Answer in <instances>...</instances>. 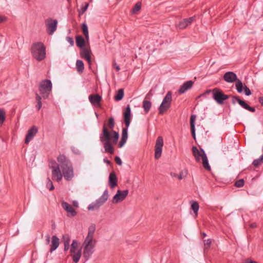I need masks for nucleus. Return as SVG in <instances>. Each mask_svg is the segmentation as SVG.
<instances>
[{"instance_id":"nucleus-1","label":"nucleus","mask_w":263,"mask_h":263,"mask_svg":"<svg viewBox=\"0 0 263 263\" xmlns=\"http://www.w3.org/2000/svg\"><path fill=\"white\" fill-rule=\"evenodd\" d=\"M115 125L114 118L110 117L107 124L108 128L104 124L102 133L100 135V140L103 145L105 152L110 154H113L114 153V148L111 141L112 144H116L119 138L118 132L113 130Z\"/></svg>"},{"instance_id":"nucleus-2","label":"nucleus","mask_w":263,"mask_h":263,"mask_svg":"<svg viewBox=\"0 0 263 263\" xmlns=\"http://www.w3.org/2000/svg\"><path fill=\"white\" fill-rule=\"evenodd\" d=\"M57 160L60 163L62 175L65 179L67 181L71 180L74 176V173L73 166L70 160L64 155H60L57 158Z\"/></svg>"},{"instance_id":"nucleus-3","label":"nucleus","mask_w":263,"mask_h":263,"mask_svg":"<svg viewBox=\"0 0 263 263\" xmlns=\"http://www.w3.org/2000/svg\"><path fill=\"white\" fill-rule=\"evenodd\" d=\"M32 57L38 61H41L46 58V47L43 43H34L31 48Z\"/></svg>"},{"instance_id":"nucleus-4","label":"nucleus","mask_w":263,"mask_h":263,"mask_svg":"<svg viewBox=\"0 0 263 263\" xmlns=\"http://www.w3.org/2000/svg\"><path fill=\"white\" fill-rule=\"evenodd\" d=\"M52 86L51 81L49 80H44L40 82L39 90L43 99L48 98L52 90Z\"/></svg>"},{"instance_id":"nucleus-5","label":"nucleus","mask_w":263,"mask_h":263,"mask_svg":"<svg viewBox=\"0 0 263 263\" xmlns=\"http://www.w3.org/2000/svg\"><path fill=\"white\" fill-rule=\"evenodd\" d=\"M96 240L85 239L83 245L84 249L83 251V256L87 260L91 256L94 252V247L96 245Z\"/></svg>"},{"instance_id":"nucleus-6","label":"nucleus","mask_w":263,"mask_h":263,"mask_svg":"<svg viewBox=\"0 0 263 263\" xmlns=\"http://www.w3.org/2000/svg\"><path fill=\"white\" fill-rule=\"evenodd\" d=\"M108 198V192L107 189H106L99 199L88 205V210H94L99 209L100 206L103 205L107 200Z\"/></svg>"},{"instance_id":"nucleus-7","label":"nucleus","mask_w":263,"mask_h":263,"mask_svg":"<svg viewBox=\"0 0 263 263\" xmlns=\"http://www.w3.org/2000/svg\"><path fill=\"white\" fill-rule=\"evenodd\" d=\"M229 97L218 88L213 89V98L218 104H222L224 101L229 99Z\"/></svg>"},{"instance_id":"nucleus-8","label":"nucleus","mask_w":263,"mask_h":263,"mask_svg":"<svg viewBox=\"0 0 263 263\" xmlns=\"http://www.w3.org/2000/svg\"><path fill=\"white\" fill-rule=\"evenodd\" d=\"M172 100V93L171 91H168L164 97L162 102L159 107V114H163L165 111L168 109L171 104Z\"/></svg>"},{"instance_id":"nucleus-9","label":"nucleus","mask_w":263,"mask_h":263,"mask_svg":"<svg viewBox=\"0 0 263 263\" xmlns=\"http://www.w3.org/2000/svg\"><path fill=\"white\" fill-rule=\"evenodd\" d=\"M46 27V31L49 35L53 34L57 29L58 21L51 18H48L45 21Z\"/></svg>"},{"instance_id":"nucleus-10","label":"nucleus","mask_w":263,"mask_h":263,"mask_svg":"<svg viewBox=\"0 0 263 263\" xmlns=\"http://www.w3.org/2000/svg\"><path fill=\"white\" fill-rule=\"evenodd\" d=\"M163 146V140L162 137L159 136L156 140L155 149V158L158 159L161 156L162 147Z\"/></svg>"},{"instance_id":"nucleus-11","label":"nucleus","mask_w":263,"mask_h":263,"mask_svg":"<svg viewBox=\"0 0 263 263\" xmlns=\"http://www.w3.org/2000/svg\"><path fill=\"white\" fill-rule=\"evenodd\" d=\"M128 191L118 190L117 193L114 195L112 198V202L114 203H117L120 201H123L128 195Z\"/></svg>"},{"instance_id":"nucleus-12","label":"nucleus","mask_w":263,"mask_h":263,"mask_svg":"<svg viewBox=\"0 0 263 263\" xmlns=\"http://www.w3.org/2000/svg\"><path fill=\"white\" fill-rule=\"evenodd\" d=\"M38 132L37 128L33 126L31 128H30L26 135L25 143L26 144H28L29 142L32 140L33 137L35 136V135L37 134Z\"/></svg>"},{"instance_id":"nucleus-13","label":"nucleus","mask_w":263,"mask_h":263,"mask_svg":"<svg viewBox=\"0 0 263 263\" xmlns=\"http://www.w3.org/2000/svg\"><path fill=\"white\" fill-rule=\"evenodd\" d=\"M131 109L130 106L128 105L123 112V118L125 126L128 127L130 123Z\"/></svg>"},{"instance_id":"nucleus-14","label":"nucleus","mask_w":263,"mask_h":263,"mask_svg":"<svg viewBox=\"0 0 263 263\" xmlns=\"http://www.w3.org/2000/svg\"><path fill=\"white\" fill-rule=\"evenodd\" d=\"M62 208L70 214V216L74 217L77 215V212L72 208V206L66 201H62L61 202Z\"/></svg>"},{"instance_id":"nucleus-15","label":"nucleus","mask_w":263,"mask_h":263,"mask_svg":"<svg viewBox=\"0 0 263 263\" xmlns=\"http://www.w3.org/2000/svg\"><path fill=\"white\" fill-rule=\"evenodd\" d=\"M223 79L228 83H233L238 80L236 74L232 71L226 72L223 76Z\"/></svg>"},{"instance_id":"nucleus-16","label":"nucleus","mask_w":263,"mask_h":263,"mask_svg":"<svg viewBox=\"0 0 263 263\" xmlns=\"http://www.w3.org/2000/svg\"><path fill=\"white\" fill-rule=\"evenodd\" d=\"M89 101L91 104L95 106H99L102 100V97L99 94L90 95L88 97Z\"/></svg>"},{"instance_id":"nucleus-17","label":"nucleus","mask_w":263,"mask_h":263,"mask_svg":"<svg viewBox=\"0 0 263 263\" xmlns=\"http://www.w3.org/2000/svg\"><path fill=\"white\" fill-rule=\"evenodd\" d=\"M194 84V82L190 80L185 82L180 87L178 92L180 94L184 93L186 91L191 89Z\"/></svg>"},{"instance_id":"nucleus-18","label":"nucleus","mask_w":263,"mask_h":263,"mask_svg":"<svg viewBox=\"0 0 263 263\" xmlns=\"http://www.w3.org/2000/svg\"><path fill=\"white\" fill-rule=\"evenodd\" d=\"M200 150L201 152H199L197 147L195 146L192 147L193 155L195 157L196 161L198 162L200 161V158L202 159V155L203 154V152H205L202 148H200Z\"/></svg>"},{"instance_id":"nucleus-19","label":"nucleus","mask_w":263,"mask_h":263,"mask_svg":"<svg viewBox=\"0 0 263 263\" xmlns=\"http://www.w3.org/2000/svg\"><path fill=\"white\" fill-rule=\"evenodd\" d=\"M118 179L116 173L114 172L110 173L108 179V185L113 189L117 185Z\"/></svg>"},{"instance_id":"nucleus-20","label":"nucleus","mask_w":263,"mask_h":263,"mask_svg":"<svg viewBox=\"0 0 263 263\" xmlns=\"http://www.w3.org/2000/svg\"><path fill=\"white\" fill-rule=\"evenodd\" d=\"M62 177L63 175L60 167H57L56 169L52 170V180L59 182L62 180Z\"/></svg>"},{"instance_id":"nucleus-21","label":"nucleus","mask_w":263,"mask_h":263,"mask_svg":"<svg viewBox=\"0 0 263 263\" xmlns=\"http://www.w3.org/2000/svg\"><path fill=\"white\" fill-rule=\"evenodd\" d=\"M194 20V17H191L190 18H185L179 23L178 25V27L181 29H184L187 26L191 25Z\"/></svg>"},{"instance_id":"nucleus-22","label":"nucleus","mask_w":263,"mask_h":263,"mask_svg":"<svg viewBox=\"0 0 263 263\" xmlns=\"http://www.w3.org/2000/svg\"><path fill=\"white\" fill-rule=\"evenodd\" d=\"M59 243V238L56 235H53L52 237L51 245L50 246L49 252L51 253L55 251L58 248Z\"/></svg>"},{"instance_id":"nucleus-23","label":"nucleus","mask_w":263,"mask_h":263,"mask_svg":"<svg viewBox=\"0 0 263 263\" xmlns=\"http://www.w3.org/2000/svg\"><path fill=\"white\" fill-rule=\"evenodd\" d=\"M96 230V225L91 224L88 228V232L87 237L85 239L86 240H94L93 239V235Z\"/></svg>"},{"instance_id":"nucleus-24","label":"nucleus","mask_w":263,"mask_h":263,"mask_svg":"<svg viewBox=\"0 0 263 263\" xmlns=\"http://www.w3.org/2000/svg\"><path fill=\"white\" fill-rule=\"evenodd\" d=\"M77 46L81 48L85 47V41L84 38L81 35H78L76 37Z\"/></svg>"},{"instance_id":"nucleus-25","label":"nucleus","mask_w":263,"mask_h":263,"mask_svg":"<svg viewBox=\"0 0 263 263\" xmlns=\"http://www.w3.org/2000/svg\"><path fill=\"white\" fill-rule=\"evenodd\" d=\"M91 53V50L86 48H83L80 52V55L82 58L85 59L90 56Z\"/></svg>"},{"instance_id":"nucleus-26","label":"nucleus","mask_w":263,"mask_h":263,"mask_svg":"<svg viewBox=\"0 0 263 263\" xmlns=\"http://www.w3.org/2000/svg\"><path fill=\"white\" fill-rule=\"evenodd\" d=\"M202 165L203 167L208 171L211 170V166L209 165L208 159L206 156V155L205 152H203V154L202 155Z\"/></svg>"},{"instance_id":"nucleus-27","label":"nucleus","mask_w":263,"mask_h":263,"mask_svg":"<svg viewBox=\"0 0 263 263\" xmlns=\"http://www.w3.org/2000/svg\"><path fill=\"white\" fill-rule=\"evenodd\" d=\"M71 254V256L72 258V260L73 262L75 263L78 262L81 256V250L80 249L77 251H74V252L70 253Z\"/></svg>"},{"instance_id":"nucleus-28","label":"nucleus","mask_w":263,"mask_h":263,"mask_svg":"<svg viewBox=\"0 0 263 263\" xmlns=\"http://www.w3.org/2000/svg\"><path fill=\"white\" fill-rule=\"evenodd\" d=\"M76 68L79 73H82L84 69V65L82 60H78L76 62Z\"/></svg>"},{"instance_id":"nucleus-29","label":"nucleus","mask_w":263,"mask_h":263,"mask_svg":"<svg viewBox=\"0 0 263 263\" xmlns=\"http://www.w3.org/2000/svg\"><path fill=\"white\" fill-rule=\"evenodd\" d=\"M152 107V103L149 101L144 100L143 101V108L145 114H147Z\"/></svg>"},{"instance_id":"nucleus-30","label":"nucleus","mask_w":263,"mask_h":263,"mask_svg":"<svg viewBox=\"0 0 263 263\" xmlns=\"http://www.w3.org/2000/svg\"><path fill=\"white\" fill-rule=\"evenodd\" d=\"M239 105L243 108L251 111L254 112L255 111V108L254 107H252L250 106L245 101L242 100Z\"/></svg>"},{"instance_id":"nucleus-31","label":"nucleus","mask_w":263,"mask_h":263,"mask_svg":"<svg viewBox=\"0 0 263 263\" xmlns=\"http://www.w3.org/2000/svg\"><path fill=\"white\" fill-rule=\"evenodd\" d=\"M82 30L83 33L85 37L86 40L87 41L89 39V33H88V29L87 25L86 23H84L82 25Z\"/></svg>"},{"instance_id":"nucleus-32","label":"nucleus","mask_w":263,"mask_h":263,"mask_svg":"<svg viewBox=\"0 0 263 263\" xmlns=\"http://www.w3.org/2000/svg\"><path fill=\"white\" fill-rule=\"evenodd\" d=\"M124 90L123 89H120L116 95L115 96V100L116 101H119L121 100L124 97Z\"/></svg>"},{"instance_id":"nucleus-33","label":"nucleus","mask_w":263,"mask_h":263,"mask_svg":"<svg viewBox=\"0 0 263 263\" xmlns=\"http://www.w3.org/2000/svg\"><path fill=\"white\" fill-rule=\"evenodd\" d=\"M236 90L238 93H241L244 89L242 82L240 80H238L235 84Z\"/></svg>"},{"instance_id":"nucleus-34","label":"nucleus","mask_w":263,"mask_h":263,"mask_svg":"<svg viewBox=\"0 0 263 263\" xmlns=\"http://www.w3.org/2000/svg\"><path fill=\"white\" fill-rule=\"evenodd\" d=\"M263 162V155H261L260 157L258 159H255L253 162L252 164L255 167H257L258 166L261 165Z\"/></svg>"},{"instance_id":"nucleus-35","label":"nucleus","mask_w":263,"mask_h":263,"mask_svg":"<svg viewBox=\"0 0 263 263\" xmlns=\"http://www.w3.org/2000/svg\"><path fill=\"white\" fill-rule=\"evenodd\" d=\"M42 98V96H40L37 93H36V100L37 102L36 107L37 110H39L42 106V103L41 101Z\"/></svg>"},{"instance_id":"nucleus-36","label":"nucleus","mask_w":263,"mask_h":263,"mask_svg":"<svg viewBox=\"0 0 263 263\" xmlns=\"http://www.w3.org/2000/svg\"><path fill=\"white\" fill-rule=\"evenodd\" d=\"M78 241L77 240H73L72 244L71 245V249L70 250V253L74 252L76 251L78 248Z\"/></svg>"},{"instance_id":"nucleus-37","label":"nucleus","mask_w":263,"mask_h":263,"mask_svg":"<svg viewBox=\"0 0 263 263\" xmlns=\"http://www.w3.org/2000/svg\"><path fill=\"white\" fill-rule=\"evenodd\" d=\"M191 208L196 215H197L199 210V204L197 201H193L191 204Z\"/></svg>"},{"instance_id":"nucleus-38","label":"nucleus","mask_w":263,"mask_h":263,"mask_svg":"<svg viewBox=\"0 0 263 263\" xmlns=\"http://www.w3.org/2000/svg\"><path fill=\"white\" fill-rule=\"evenodd\" d=\"M49 166L52 170L60 167V163H59V164H58L55 160L49 161Z\"/></svg>"},{"instance_id":"nucleus-39","label":"nucleus","mask_w":263,"mask_h":263,"mask_svg":"<svg viewBox=\"0 0 263 263\" xmlns=\"http://www.w3.org/2000/svg\"><path fill=\"white\" fill-rule=\"evenodd\" d=\"M70 241V237L68 234H65L63 235L62 241L63 242L64 244H69Z\"/></svg>"},{"instance_id":"nucleus-40","label":"nucleus","mask_w":263,"mask_h":263,"mask_svg":"<svg viewBox=\"0 0 263 263\" xmlns=\"http://www.w3.org/2000/svg\"><path fill=\"white\" fill-rule=\"evenodd\" d=\"M5 120V112L3 109H0V124L4 123Z\"/></svg>"},{"instance_id":"nucleus-41","label":"nucleus","mask_w":263,"mask_h":263,"mask_svg":"<svg viewBox=\"0 0 263 263\" xmlns=\"http://www.w3.org/2000/svg\"><path fill=\"white\" fill-rule=\"evenodd\" d=\"M47 180L48 181L46 184L47 187L48 188L50 191L53 190L54 189V187L52 182L49 178H47Z\"/></svg>"},{"instance_id":"nucleus-42","label":"nucleus","mask_w":263,"mask_h":263,"mask_svg":"<svg viewBox=\"0 0 263 263\" xmlns=\"http://www.w3.org/2000/svg\"><path fill=\"white\" fill-rule=\"evenodd\" d=\"M88 6H89L88 3H86L85 6H82L81 8V9L78 10L79 15L83 14L87 10Z\"/></svg>"},{"instance_id":"nucleus-43","label":"nucleus","mask_w":263,"mask_h":263,"mask_svg":"<svg viewBox=\"0 0 263 263\" xmlns=\"http://www.w3.org/2000/svg\"><path fill=\"white\" fill-rule=\"evenodd\" d=\"M128 128L126 126L125 128H123L122 132V138L127 139L128 138Z\"/></svg>"},{"instance_id":"nucleus-44","label":"nucleus","mask_w":263,"mask_h":263,"mask_svg":"<svg viewBox=\"0 0 263 263\" xmlns=\"http://www.w3.org/2000/svg\"><path fill=\"white\" fill-rule=\"evenodd\" d=\"M242 100L240 99L238 96H233L232 98V103L235 104L237 102L239 104L240 103Z\"/></svg>"},{"instance_id":"nucleus-45","label":"nucleus","mask_w":263,"mask_h":263,"mask_svg":"<svg viewBox=\"0 0 263 263\" xmlns=\"http://www.w3.org/2000/svg\"><path fill=\"white\" fill-rule=\"evenodd\" d=\"M196 116L195 115H192L190 118V125L191 127H195V119Z\"/></svg>"},{"instance_id":"nucleus-46","label":"nucleus","mask_w":263,"mask_h":263,"mask_svg":"<svg viewBox=\"0 0 263 263\" xmlns=\"http://www.w3.org/2000/svg\"><path fill=\"white\" fill-rule=\"evenodd\" d=\"M244 185V180L243 179H239L236 181L235 183V185L237 187H241Z\"/></svg>"},{"instance_id":"nucleus-47","label":"nucleus","mask_w":263,"mask_h":263,"mask_svg":"<svg viewBox=\"0 0 263 263\" xmlns=\"http://www.w3.org/2000/svg\"><path fill=\"white\" fill-rule=\"evenodd\" d=\"M141 7V4L140 2H138L136 3V4L135 5L133 9V12L136 13V12L138 11Z\"/></svg>"},{"instance_id":"nucleus-48","label":"nucleus","mask_w":263,"mask_h":263,"mask_svg":"<svg viewBox=\"0 0 263 263\" xmlns=\"http://www.w3.org/2000/svg\"><path fill=\"white\" fill-rule=\"evenodd\" d=\"M244 91L246 96H249L251 95V90L246 85L244 86Z\"/></svg>"},{"instance_id":"nucleus-49","label":"nucleus","mask_w":263,"mask_h":263,"mask_svg":"<svg viewBox=\"0 0 263 263\" xmlns=\"http://www.w3.org/2000/svg\"><path fill=\"white\" fill-rule=\"evenodd\" d=\"M127 140V139H126L122 138L121 141H120V142L119 143V147L120 148L123 147L124 146V145L125 144V143L126 142Z\"/></svg>"},{"instance_id":"nucleus-50","label":"nucleus","mask_w":263,"mask_h":263,"mask_svg":"<svg viewBox=\"0 0 263 263\" xmlns=\"http://www.w3.org/2000/svg\"><path fill=\"white\" fill-rule=\"evenodd\" d=\"M66 41L70 44L71 46H73L74 45V41L73 38L70 36L66 37Z\"/></svg>"},{"instance_id":"nucleus-51","label":"nucleus","mask_w":263,"mask_h":263,"mask_svg":"<svg viewBox=\"0 0 263 263\" xmlns=\"http://www.w3.org/2000/svg\"><path fill=\"white\" fill-rule=\"evenodd\" d=\"M115 160L117 164H118L119 165H122V161L119 157L116 156L115 158Z\"/></svg>"},{"instance_id":"nucleus-52","label":"nucleus","mask_w":263,"mask_h":263,"mask_svg":"<svg viewBox=\"0 0 263 263\" xmlns=\"http://www.w3.org/2000/svg\"><path fill=\"white\" fill-rule=\"evenodd\" d=\"M186 176V173H184L183 172H181L179 175H177L178 179L179 180H181L183 178Z\"/></svg>"},{"instance_id":"nucleus-53","label":"nucleus","mask_w":263,"mask_h":263,"mask_svg":"<svg viewBox=\"0 0 263 263\" xmlns=\"http://www.w3.org/2000/svg\"><path fill=\"white\" fill-rule=\"evenodd\" d=\"M191 134L193 138L196 139L195 127H191Z\"/></svg>"},{"instance_id":"nucleus-54","label":"nucleus","mask_w":263,"mask_h":263,"mask_svg":"<svg viewBox=\"0 0 263 263\" xmlns=\"http://www.w3.org/2000/svg\"><path fill=\"white\" fill-rule=\"evenodd\" d=\"M45 238H46V245H49L50 242V236L49 234H47L46 236H45Z\"/></svg>"},{"instance_id":"nucleus-55","label":"nucleus","mask_w":263,"mask_h":263,"mask_svg":"<svg viewBox=\"0 0 263 263\" xmlns=\"http://www.w3.org/2000/svg\"><path fill=\"white\" fill-rule=\"evenodd\" d=\"M113 65L114 68L116 69L117 71H119L120 70L119 65H118L115 61L114 62Z\"/></svg>"},{"instance_id":"nucleus-56","label":"nucleus","mask_w":263,"mask_h":263,"mask_svg":"<svg viewBox=\"0 0 263 263\" xmlns=\"http://www.w3.org/2000/svg\"><path fill=\"white\" fill-rule=\"evenodd\" d=\"M211 243V241L210 239H208L207 240H204V245L206 246H210Z\"/></svg>"},{"instance_id":"nucleus-57","label":"nucleus","mask_w":263,"mask_h":263,"mask_svg":"<svg viewBox=\"0 0 263 263\" xmlns=\"http://www.w3.org/2000/svg\"><path fill=\"white\" fill-rule=\"evenodd\" d=\"M85 60H86L87 61L88 64L89 65V67H90V65L91 63V56H90L89 57H88L87 58H86Z\"/></svg>"},{"instance_id":"nucleus-58","label":"nucleus","mask_w":263,"mask_h":263,"mask_svg":"<svg viewBox=\"0 0 263 263\" xmlns=\"http://www.w3.org/2000/svg\"><path fill=\"white\" fill-rule=\"evenodd\" d=\"M72 205L74 207H76V208H77L79 206V204H78V201H77L76 200H73L72 201Z\"/></svg>"},{"instance_id":"nucleus-59","label":"nucleus","mask_w":263,"mask_h":263,"mask_svg":"<svg viewBox=\"0 0 263 263\" xmlns=\"http://www.w3.org/2000/svg\"><path fill=\"white\" fill-rule=\"evenodd\" d=\"M64 251H67L69 249V244H64Z\"/></svg>"},{"instance_id":"nucleus-60","label":"nucleus","mask_w":263,"mask_h":263,"mask_svg":"<svg viewBox=\"0 0 263 263\" xmlns=\"http://www.w3.org/2000/svg\"><path fill=\"white\" fill-rule=\"evenodd\" d=\"M212 92L213 93V89L212 90H211V89H208L206 90L205 91V94H210V93Z\"/></svg>"},{"instance_id":"nucleus-61","label":"nucleus","mask_w":263,"mask_h":263,"mask_svg":"<svg viewBox=\"0 0 263 263\" xmlns=\"http://www.w3.org/2000/svg\"><path fill=\"white\" fill-rule=\"evenodd\" d=\"M259 102L262 105H263V97L259 98Z\"/></svg>"},{"instance_id":"nucleus-62","label":"nucleus","mask_w":263,"mask_h":263,"mask_svg":"<svg viewBox=\"0 0 263 263\" xmlns=\"http://www.w3.org/2000/svg\"><path fill=\"white\" fill-rule=\"evenodd\" d=\"M6 20V17L0 16V23L3 22Z\"/></svg>"},{"instance_id":"nucleus-63","label":"nucleus","mask_w":263,"mask_h":263,"mask_svg":"<svg viewBox=\"0 0 263 263\" xmlns=\"http://www.w3.org/2000/svg\"><path fill=\"white\" fill-rule=\"evenodd\" d=\"M251 226V227L252 228H256V227H257V225H256V223H251V226Z\"/></svg>"},{"instance_id":"nucleus-64","label":"nucleus","mask_w":263,"mask_h":263,"mask_svg":"<svg viewBox=\"0 0 263 263\" xmlns=\"http://www.w3.org/2000/svg\"><path fill=\"white\" fill-rule=\"evenodd\" d=\"M246 263H257V262L252 260H249L248 259L246 260Z\"/></svg>"}]
</instances>
